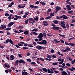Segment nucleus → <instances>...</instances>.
Returning <instances> with one entry per match:
<instances>
[{"mask_svg":"<svg viewBox=\"0 0 75 75\" xmlns=\"http://www.w3.org/2000/svg\"><path fill=\"white\" fill-rule=\"evenodd\" d=\"M38 44H40V45H42V44H44V45H47V42L45 40H42V42H37Z\"/></svg>","mask_w":75,"mask_h":75,"instance_id":"f257e3e1","label":"nucleus"},{"mask_svg":"<svg viewBox=\"0 0 75 75\" xmlns=\"http://www.w3.org/2000/svg\"><path fill=\"white\" fill-rule=\"evenodd\" d=\"M38 37V38H39V41H42V40H43V38H42V37H43V34L42 33H40Z\"/></svg>","mask_w":75,"mask_h":75,"instance_id":"f03ea898","label":"nucleus"},{"mask_svg":"<svg viewBox=\"0 0 75 75\" xmlns=\"http://www.w3.org/2000/svg\"><path fill=\"white\" fill-rule=\"evenodd\" d=\"M47 58H45V59L47 61H52V59H51V58H52V55H47Z\"/></svg>","mask_w":75,"mask_h":75,"instance_id":"7ed1b4c3","label":"nucleus"},{"mask_svg":"<svg viewBox=\"0 0 75 75\" xmlns=\"http://www.w3.org/2000/svg\"><path fill=\"white\" fill-rule=\"evenodd\" d=\"M61 24H60L61 26L64 28L66 29L67 27L65 26V22L64 21H61Z\"/></svg>","mask_w":75,"mask_h":75,"instance_id":"20e7f679","label":"nucleus"},{"mask_svg":"<svg viewBox=\"0 0 75 75\" xmlns=\"http://www.w3.org/2000/svg\"><path fill=\"white\" fill-rule=\"evenodd\" d=\"M61 7L59 6L56 7L55 9L56 11H54V13H57V12H58V11H59V10H61Z\"/></svg>","mask_w":75,"mask_h":75,"instance_id":"39448f33","label":"nucleus"},{"mask_svg":"<svg viewBox=\"0 0 75 75\" xmlns=\"http://www.w3.org/2000/svg\"><path fill=\"white\" fill-rule=\"evenodd\" d=\"M42 23L43 24V25L44 26H47L48 25V22L45 21H43Z\"/></svg>","mask_w":75,"mask_h":75,"instance_id":"423d86ee","label":"nucleus"},{"mask_svg":"<svg viewBox=\"0 0 75 75\" xmlns=\"http://www.w3.org/2000/svg\"><path fill=\"white\" fill-rule=\"evenodd\" d=\"M19 63H20V64H21V63H23V64H25V61L23 59H21L19 61Z\"/></svg>","mask_w":75,"mask_h":75,"instance_id":"0eeeda50","label":"nucleus"},{"mask_svg":"<svg viewBox=\"0 0 75 75\" xmlns=\"http://www.w3.org/2000/svg\"><path fill=\"white\" fill-rule=\"evenodd\" d=\"M66 7H67V9L68 10V11H70V10H71L72 9V8L71 7H70V5H67Z\"/></svg>","mask_w":75,"mask_h":75,"instance_id":"6e6552de","label":"nucleus"},{"mask_svg":"<svg viewBox=\"0 0 75 75\" xmlns=\"http://www.w3.org/2000/svg\"><path fill=\"white\" fill-rule=\"evenodd\" d=\"M15 18H14V20H18V18H20L21 17V16H19L17 15H15Z\"/></svg>","mask_w":75,"mask_h":75,"instance_id":"1a4fd4ad","label":"nucleus"},{"mask_svg":"<svg viewBox=\"0 0 75 75\" xmlns=\"http://www.w3.org/2000/svg\"><path fill=\"white\" fill-rule=\"evenodd\" d=\"M14 24V22H10L8 25V27H10L11 26H12L13 24Z\"/></svg>","mask_w":75,"mask_h":75,"instance_id":"9d476101","label":"nucleus"},{"mask_svg":"<svg viewBox=\"0 0 75 75\" xmlns=\"http://www.w3.org/2000/svg\"><path fill=\"white\" fill-rule=\"evenodd\" d=\"M61 18H63V19H68V18L65 15H64L61 16Z\"/></svg>","mask_w":75,"mask_h":75,"instance_id":"9b49d317","label":"nucleus"},{"mask_svg":"<svg viewBox=\"0 0 75 75\" xmlns=\"http://www.w3.org/2000/svg\"><path fill=\"white\" fill-rule=\"evenodd\" d=\"M36 48H37V49H38V50H41L42 49V46L38 45L36 47Z\"/></svg>","mask_w":75,"mask_h":75,"instance_id":"f8f14e48","label":"nucleus"},{"mask_svg":"<svg viewBox=\"0 0 75 75\" xmlns=\"http://www.w3.org/2000/svg\"><path fill=\"white\" fill-rule=\"evenodd\" d=\"M1 28H2L3 30H4V28H6V26L4 25H1Z\"/></svg>","mask_w":75,"mask_h":75,"instance_id":"ddd939ff","label":"nucleus"},{"mask_svg":"<svg viewBox=\"0 0 75 75\" xmlns=\"http://www.w3.org/2000/svg\"><path fill=\"white\" fill-rule=\"evenodd\" d=\"M29 20L31 21H33V23H35V21H34V19H33V18H29Z\"/></svg>","mask_w":75,"mask_h":75,"instance_id":"4468645a","label":"nucleus"},{"mask_svg":"<svg viewBox=\"0 0 75 75\" xmlns=\"http://www.w3.org/2000/svg\"><path fill=\"white\" fill-rule=\"evenodd\" d=\"M53 22L55 24H58V21L57 20H54L53 21Z\"/></svg>","mask_w":75,"mask_h":75,"instance_id":"2eb2a0df","label":"nucleus"},{"mask_svg":"<svg viewBox=\"0 0 75 75\" xmlns=\"http://www.w3.org/2000/svg\"><path fill=\"white\" fill-rule=\"evenodd\" d=\"M11 58V60L12 61L13 60H14V56L13 55H11L10 56Z\"/></svg>","mask_w":75,"mask_h":75,"instance_id":"dca6fc26","label":"nucleus"},{"mask_svg":"<svg viewBox=\"0 0 75 75\" xmlns=\"http://www.w3.org/2000/svg\"><path fill=\"white\" fill-rule=\"evenodd\" d=\"M62 75H67V73L66 72H65V71H63L62 72Z\"/></svg>","mask_w":75,"mask_h":75,"instance_id":"f3484780","label":"nucleus"},{"mask_svg":"<svg viewBox=\"0 0 75 75\" xmlns=\"http://www.w3.org/2000/svg\"><path fill=\"white\" fill-rule=\"evenodd\" d=\"M71 68H72V69L69 68L68 69H69V70H71V71H73L74 70H75V68L73 67H72Z\"/></svg>","mask_w":75,"mask_h":75,"instance_id":"a211bd4d","label":"nucleus"},{"mask_svg":"<svg viewBox=\"0 0 75 75\" xmlns=\"http://www.w3.org/2000/svg\"><path fill=\"white\" fill-rule=\"evenodd\" d=\"M42 69L43 70V71H44V72H47L48 69H46V68H43Z\"/></svg>","mask_w":75,"mask_h":75,"instance_id":"6ab92c4d","label":"nucleus"},{"mask_svg":"<svg viewBox=\"0 0 75 75\" xmlns=\"http://www.w3.org/2000/svg\"><path fill=\"white\" fill-rule=\"evenodd\" d=\"M22 75H28V73L27 72H22Z\"/></svg>","mask_w":75,"mask_h":75,"instance_id":"aec40b11","label":"nucleus"},{"mask_svg":"<svg viewBox=\"0 0 75 75\" xmlns=\"http://www.w3.org/2000/svg\"><path fill=\"white\" fill-rule=\"evenodd\" d=\"M53 41H55V42H56V44H57V43H58V42H60V41H58V40L57 39H54L53 40Z\"/></svg>","mask_w":75,"mask_h":75,"instance_id":"412c9836","label":"nucleus"},{"mask_svg":"<svg viewBox=\"0 0 75 75\" xmlns=\"http://www.w3.org/2000/svg\"><path fill=\"white\" fill-rule=\"evenodd\" d=\"M31 64H32V65H33L34 66H37V64H36V63H35V62H31Z\"/></svg>","mask_w":75,"mask_h":75,"instance_id":"4be33fe9","label":"nucleus"},{"mask_svg":"<svg viewBox=\"0 0 75 75\" xmlns=\"http://www.w3.org/2000/svg\"><path fill=\"white\" fill-rule=\"evenodd\" d=\"M50 16L51 17L54 16H55V15H54V13H50Z\"/></svg>","mask_w":75,"mask_h":75,"instance_id":"5701e85b","label":"nucleus"},{"mask_svg":"<svg viewBox=\"0 0 75 75\" xmlns=\"http://www.w3.org/2000/svg\"><path fill=\"white\" fill-rule=\"evenodd\" d=\"M11 28H7L6 29H4V30H6V31H9V30H11Z\"/></svg>","mask_w":75,"mask_h":75,"instance_id":"b1692460","label":"nucleus"},{"mask_svg":"<svg viewBox=\"0 0 75 75\" xmlns=\"http://www.w3.org/2000/svg\"><path fill=\"white\" fill-rule=\"evenodd\" d=\"M9 41L10 43H11V44H12V45H14V44L13 43V41H12V40H11V39H10Z\"/></svg>","mask_w":75,"mask_h":75,"instance_id":"393cba45","label":"nucleus"},{"mask_svg":"<svg viewBox=\"0 0 75 75\" xmlns=\"http://www.w3.org/2000/svg\"><path fill=\"white\" fill-rule=\"evenodd\" d=\"M51 18V17L50 16H47L45 18V20H48L50 19Z\"/></svg>","mask_w":75,"mask_h":75,"instance_id":"a878e982","label":"nucleus"},{"mask_svg":"<svg viewBox=\"0 0 75 75\" xmlns=\"http://www.w3.org/2000/svg\"><path fill=\"white\" fill-rule=\"evenodd\" d=\"M71 63L72 64H74L75 63V59L73 60H72V61L71 62Z\"/></svg>","mask_w":75,"mask_h":75,"instance_id":"bb28decb","label":"nucleus"},{"mask_svg":"<svg viewBox=\"0 0 75 75\" xmlns=\"http://www.w3.org/2000/svg\"><path fill=\"white\" fill-rule=\"evenodd\" d=\"M43 34L44 37H45V38H47V36H46V35L47 34V33H43Z\"/></svg>","mask_w":75,"mask_h":75,"instance_id":"cd10ccee","label":"nucleus"},{"mask_svg":"<svg viewBox=\"0 0 75 75\" xmlns=\"http://www.w3.org/2000/svg\"><path fill=\"white\" fill-rule=\"evenodd\" d=\"M18 62H19V60H16L15 62V65H17L18 64Z\"/></svg>","mask_w":75,"mask_h":75,"instance_id":"c85d7f7f","label":"nucleus"},{"mask_svg":"<svg viewBox=\"0 0 75 75\" xmlns=\"http://www.w3.org/2000/svg\"><path fill=\"white\" fill-rule=\"evenodd\" d=\"M31 31H38V29L36 28L33 29Z\"/></svg>","mask_w":75,"mask_h":75,"instance_id":"c756f323","label":"nucleus"},{"mask_svg":"<svg viewBox=\"0 0 75 75\" xmlns=\"http://www.w3.org/2000/svg\"><path fill=\"white\" fill-rule=\"evenodd\" d=\"M40 4H42V5H43V6H45V3L43 2L42 1L40 2Z\"/></svg>","mask_w":75,"mask_h":75,"instance_id":"7c9ffc66","label":"nucleus"},{"mask_svg":"<svg viewBox=\"0 0 75 75\" xmlns=\"http://www.w3.org/2000/svg\"><path fill=\"white\" fill-rule=\"evenodd\" d=\"M66 50L67 51H71V49H70L68 47H67L66 48Z\"/></svg>","mask_w":75,"mask_h":75,"instance_id":"2f4dec72","label":"nucleus"},{"mask_svg":"<svg viewBox=\"0 0 75 75\" xmlns=\"http://www.w3.org/2000/svg\"><path fill=\"white\" fill-rule=\"evenodd\" d=\"M24 34L25 35H27L28 34V32L27 31H25L24 32Z\"/></svg>","mask_w":75,"mask_h":75,"instance_id":"473e14b6","label":"nucleus"},{"mask_svg":"<svg viewBox=\"0 0 75 75\" xmlns=\"http://www.w3.org/2000/svg\"><path fill=\"white\" fill-rule=\"evenodd\" d=\"M69 45H71V46H74V45H75V43H69Z\"/></svg>","mask_w":75,"mask_h":75,"instance_id":"72a5a7b5","label":"nucleus"},{"mask_svg":"<svg viewBox=\"0 0 75 75\" xmlns=\"http://www.w3.org/2000/svg\"><path fill=\"white\" fill-rule=\"evenodd\" d=\"M34 20H36L37 21L38 20V16H36V18H34Z\"/></svg>","mask_w":75,"mask_h":75,"instance_id":"f704fd0d","label":"nucleus"},{"mask_svg":"<svg viewBox=\"0 0 75 75\" xmlns=\"http://www.w3.org/2000/svg\"><path fill=\"white\" fill-rule=\"evenodd\" d=\"M57 65H58V62H57L53 63V65L55 66Z\"/></svg>","mask_w":75,"mask_h":75,"instance_id":"c9c22d12","label":"nucleus"},{"mask_svg":"<svg viewBox=\"0 0 75 75\" xmlns=\"http://www.w3.org/2000/svg\"><path fill=\"white\" fill-rule=\"evenodd\" d=\"M32 33L33 34H34L35 35H38V33L36 32H32Z\"/></svg>","mask_w":75,"mask_h":75,"instance_id":"e433bc0d","label":"nucleus"},{"mask_svg":"<svg viewBox=\"0 0 75 75\" xmlns=\"http://www.w3.org/2000/svg\"><path fill=\"white\" fill-rule=\"evenodd\" d=\"M73 12H74L72 11H69L68 12V13H70V14H72V13H73Z\"/></svg>","mask_w":75,"mask_h":75,"instance_id":"4c0bfd02","label":"nucleus"},{"mask_svg":"<svg viewBox=\"0 0 75 75\" xmlns=\"http://www.w3.org/2000/svg\"><path fill=\"white\" fill-rule=\"evenodd\" d=\"M54 51H54V50L53 49H52L50 50V52L51 53H54Z\"/></svg>","mask_w":75,"mask_h":75,"instance_id":"58836bf2","label":"nucleus"},{"mask_svg":"<svg viewBox=\"0 0 75 75\" xmlns=\"http://www.w3.org/2000/svg\"><path fill=\"white\" fill-rule=\"evenodd\" d=\"M47 72L49 73V74H51V71L50 70V69H48L47 70Z\"/></svg>","mask_w":75,"mask_h":75,"instance_id":"ea45409f","label":"nucleus"},{"mask_svg":"<svg viewBox=\"0 0 75 75\" xmlns=\"http://www.w3.org/2000/svg\"><path fill=\"white\" fill-rule=\"evenodd\" d=\"M50 11H51V9H48L47 10V14H49V12H50Z\"/></svg>","mask_w":75,"mask_h":75,"instance_id":"a19ab883","label":"nucleus"},{"mask_svg":"<svg viewBox=\"0 0 75 75\" xmlns=\"http://www.w3.org/2000/svg\"><path fill=\"white\" fill-rule=\"evenodd\" d=\"M28 19L25 21V24H28Z\"/></svg>","mask_w":75,"mask_h":75,"instance_id":"79ce46f5","label":"nucleus"},{"mask_svg":"<svg viewBox=\"0 0 75 75\" xmlns=\"http://www.w3.org/2000/svg\"><path fill=\"white\" fill-rule=\"evenodd\" d=\"M26 60L28 61V62H31V60L30 59H27Z\"/></svg>","mask_w":75,"mask_h":75,"instance_id":"37998d69","label":"nucleus"},{"mask_svg":"<svg viewBox=\"0 0 75 75\" xmlns=\"http://www.w3.org/2000/svg\"><path fill=\"white\" fill-rule=\"evenodd\" d=\"M56 18H57V19L58 20H60V19H61V18H61V16L60 17H59V16H57Z\"/></svg>","mask_w":75,"mask_h":75,"instance_id":"c03bdc74","label":"nucleus"},{"mask_svg":"<svg viewBox=\"0 0 75 75\" xmlns=\"http://www.w3.org/2000/svg\"><path fill=\"white\" fill-rule=\"evenodd\" d=\"M9 15V14L7 13H6L5 14V16H6V17H8V16Z\"/></svg>","mask_w":75,"mask_h":75,"instance_id":"a18cd8bd","label":"nucleus"},{"mask_svg":"<svg viewBox=\"0 0 75 75\" xmlns=\"http://www.w3.org/2000/svg\"><path fill=\"white\" fill-rule=\"evenodd\" d=\"M15 46L16 48H20V47L17 45H15Z\"/></svg>","mask_w":75,"mask_h":75,"instance_id":"49530a36","label":"nucleus"},{"mask_svg":"<svg viewBox=\"0 0 75 75\" xmlns=\"http://www.w3.org/2000/svg\"><path fill=\"white\" fill-rule=\"evenodd\" d=\"M30 6L31 8H33L34 7V6L33 5H30Z\"/></svg>","mask_w":75,"mask_h":75,"instance_id":"de8ad7c7","label":"nucleus"},{"mask_svg":"<svg viewBox=\"0 0 75 75\" xmlns=\"http://www.w3.org/2000/svg\"><path fill=\"white\" fill-rule=\"evenodd\" d=\"M33 44L34 45V46H35V45H37V43H36V42H33Z\"/></svg>","mask_w":75,"mask_h":75,"instance_id":"09e8293b","label":"nucleus"},{"mask_svg":"<svg viewBox=\"0 0 75 75\" xmlns=\"http://www.w3.org/2000/svg\"><path fill=\"white\" fill-rule=\"evenodd\" d=\"M28 46H29V47H30V48H32L33 47V46H32V45H30V44H28Z\"/></svg>","mask_w":75,"mask_h":75,"instance_id":"8fccbe9b","label":"nucleus"},{"mask_svg":"<svg viewBox=\"0 0 75 75\" xmlns=\"http://www.w3.org/2000/svg\"><path fill=\"white\" fill-rule=\"evenodd\" d=\"M66 65L67 66H68V67H71V64H70L69 63H67Z\"/></svg>","mask_w":75,"mask_h":75,"instance_id":"3c124183","label":"nucleus"},{"mask_svg":"<svg viewBox=\"0 0 75 75\" xmlns=\"http://www.w3.org/2000/svg\"><path fill=\"white\" fill-rule=\"evenodd\" d=\"M59 29V27H56V30H58Z\"/></svg>","mask_w":75,"mask_h":75,"instance_id":"603ef678","label":"nucleus"},{"mask_svg":"<svg viewBox=\"0 0 75 75\" xmlns=\"http://www.w3.org/2000/svg\"><path fill=\"white\" fill-rule=\"evenodd\" d=\"M69 24H68V23H67L66 25V27L67 28H69Z\"/></svg>","mask_w":75,"mask_h":75,"instance_id":"864d4df0","label":"nucleus"},{"mask_svg":"<svg viewBox=\"0 0 75 75\" xmlns=\"http://www.w3.org/2000/svg\"><path fill=\"white\" fill-rule=\"evenodd\" d=\"M39 2H40V1H37L35 3V4H40V3Z\"/></svg>","mask_w":75,"mask_h":75,"instance_id":"5fc2aeb1","label":"nucleus"},{"mask_svg":"<svg viewBox=\"0 0 75 75\" xmlns=\"http://www.w3.org/2000/svg\"><path fill=\"white\" fill-rule=\"evenodd\" d=\"M11 16H12V15L11 14L8 17V18L9 19H11Z\"/></svg>","mask_w":75,"mask_h":75,"instance_id":"6e6d98bb","label":"nucleus"},{"mask_svg":"<svg viewBox=\"0 0 75 75\" xmlns=\"http://www.w3.org/2000/svg\"><path fill=\"white\" fill-rule=\"evenodd\" d=\"M59 35H60V36H61V37H63L64 38L65 37V35H62L60 34H59Z\"/></svg>","mask_w":75,"mask_h":75,"instance_id":"4d7b16f0","label":"nucleus"},{"mask_svg":"<svg viewBox=\"0 0 75 75\" xmlns=\"http://www.w3.org/2000/svg\"><path fill=\"white\" fill-rule=\"evenodd\" d=\"M50 71H51V74H54V71L52 69H51Z\"/></svg>","mask_w":75,"mask_h":75,"instance_id":"13d9d810","label":"nucleus"},{"mask_svg":"<svg viewBox=\"0 0 75 75\" xmlns=\"http://www.w3.org/2000/svg\"><path fill=\"white\" fill-rule=\"evenodd\" d=\"M54 72L55 73H59V71H56V70H54Z\"/></svg>","mask_w":75,"mask_h":75,"instance_id":"bf43d9fd","label":"nucleus"},{"mask_svg":"<svg viewBox=\"0 0 75 75\" xmlns=\"http://www.w3.org/2000/svg\"><path fill=\"white\" fill-rule=\"evenodd\" d=\"M23 49H26L27 50H28V47H23Z\"/></svg>","mask_w":75,"mask_h":75,"instance_id":"052dcab7","label":"nucleus"},{"mask_svg":"<svg viewBox=\"0 0 75 75\" xmlns=\"http://www.w3.org/2000/svg\"><path fill=\"white\" fill-rule=\"evenodd\" d=\"M52 58H56V57H57V56L53 55L52 56Z\"/></svg>","mask_w":75,"mask_h":75,"instance_id":"680f3d73","label":"nucleus"},{"mask_svg":"<svg viewBox=\"0 0 75 75\" xmlns=\"http://www.w3.org/2000/svg\"><path fill=\"white\" fill-rule=\"evenodd\" d=\"M19 43L20 44H25V43L23 42H20Z\"/></svg>","mask_w":75,"mask_h":75,"instance_id":"e2e57ef3","label":"nucleus"},{"mask_svg":"<svg viewBox=\"0 0 75 75\" xmlns=\"http://www.w3.org/2000/svg\"><path fill=\"white\" fill-rule=\"evenodd\" d=\"M65 43L66 45H69V44L67 42H66V41L65 42Z\"/></svg>","mask_w":75,"mask_h":75,"instance_id":"0e129e2a","label":"nucleus"},{"mask_svg":"<svg viewBox=\"0 0 75 75\" xmlns=\"http://www.w3.org/2000/svg\"><path fill=\"white\" fill-rule=\"evenodd\" d=\"M63 64V61H61L60 62H59V64L60 65H61V64Z\"/></svg>","mask_w":75,"mask_h":75,"instance_id":"69168bd1","label":"nucleus"},{"mask_svg":"<svg viewBox=\"0 0 75 75\" xmlns=\"http://www.w3.org/2000/svg\"><path fill=\"white\" fill-rule=\"evenodd\" d=\"M18 45L19 46H23V45H22V44H21V43H18Z\"/></svg>","mask_w":75,"mask_h":75,"instance_id":"338daca9","label":"nucleus"},{"mask_svg":"<svg viewBox=\"0 0 75 75\" xmlns=\"http://www.w3.org/2000/svg\"><path fill=\"white\" fill-rule=\"evenodd\" d=\"M74 22H75V20L73 19L71 20V23H73Z\"/></svg>","mask_w":75,"mask_h":75,"instance_id":"774afa93","label":"nucleus"}]
</instances>
